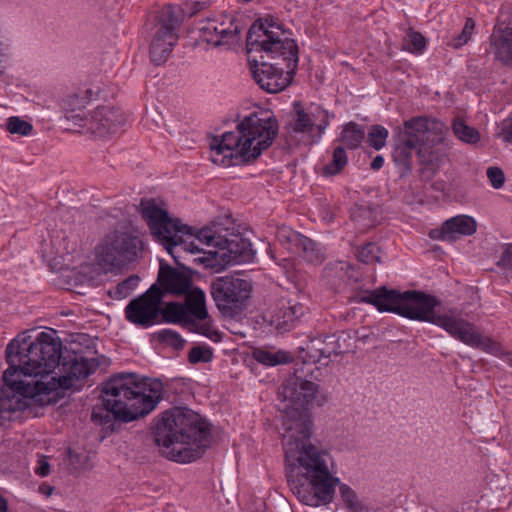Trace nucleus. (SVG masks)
Masks as SVG:
<instances>
[{
    "label": "nucleus",
    "instance_id": "f257e3e1",
    "mask_svg": "<svg viewBox=\"0 0 512 512\" xmlns=\"http://www.w3.org/2000/svg\"><path fill=\"white\" fill-rule=\"evenodd\" d=\"M47 334L34 339L28 332L18 334L6 347L9 367L3 373L0 386V425L12 419V415L25 410L29 403L47 405L48 399L39 393L35 378L55 367L59 360L58 346Z\"/></svg>",
    "mask_w": 512,
    "mask_h": 512
},
{
    "label": "nucleus",
    "instance_id": "f03ea898",
    "mask_svg": "<svg viewBox=\"0 0 512 512\" xmlns=\"http://www.w3.org/2000/svg\"><path fill=\"white\" fill-rule=\"evenodd\" d=\"M246 54L261 89L275 94L291 84L299 61L298 46L272 17L259 18L250 26Z\"/></svg>",
    "mask_w": 512,
    "mask_h": 512
},
{
    "label": "nucleus",
    "instance_id": "7ed1b4c3",
    "mask_svg": "<svg viewBox=\"0 0 512 512\" xmlns=\"http://www.w3.org/2000/svg\"><path fill=\"white\" fill-rule=\"evenodd\" d=\"M361 301L376 306L381 312H393L410 320L432 323L465 345L484 352L497 354L500 350L497 342L484 337L472 323L462 318L438 314L435 310L437 299L424 292L408 290L401 293L381 287L362 296Z\"/></svg>",
    "mask_w": 512,
    "mask_h": 512
},
{
    "label": "nucleus",
    "instance_id": "20e7f679",
    "mask_svg": "<svg viewBox=\"0 0 512 512\" xmlns=\"http://www.w3.org/2000/svg\"><path fill=\"white\" fill-rule=\"evenodd\" d=\"M162 392L160 380L140 379L134 373L115 376L104 383L102 405L93 408L91 419L106 430L114 431L116 423H128L153 411Z\"/></svg>",
    "mask_w": 512,
    "mask_h": 512
},
{
    "label": "nucleus",
    "instance_id": "39448f33",
    "mask_svg": "<svg viewBox=\"0 0 512 512\" xmlns=\"http://www.w3.org/2000/svg\"><path fill=\"white\" fill-rule=\"evenodd\" d=\"M285 460L288 484L300 502L317 507L333 501L340 479L333 475L325 450L313 443L303 448L288 444Z\"/></svg>",
    "mask_w": 512,
    "mask_h": 512
},
{
    "label": "nucleus",
    "instance_id": "423d86ee",
    "mask_svg": "<svg viewBox=\"0 0 512 512\" xmlns=\"http://www.w3.org/2000/svg\"><path fill=\"white\" fill-rule=\"evenodd\" d=\"M153 435L155 444L162 447V455L179 463L201 458L210 443L207 423L198 413L183 407L162 413Z\"/></svg>",
    "mask_w": 512,
    "mask_h": 512
},
{
    "label": "nucleus",
    "instance_id": "0eeeda50",
    "mask_svg": "<svg viewBox=\"0 0 512 512\" xmlns=\"http://www.w3.org/2000/svg\"><path fill=\"white\" fill-rule=\"evenodd\" d=\"M444 145L443 124L425 117H416L404 122L394 137L393 161L401 178L413 169L416 152L422 164L437 161Z\"/></svg>",
    "mask_w": 512,
    "mask_h": 512
},
{
    "label": "nucleus",
    "instance_id": "6e6552de",
    "mask_svg": "<svg viewBox=\"0 0 512 512\" xmlns=\"http://www.w3.org/2000/svg\"><path fill=\"white\" fill-rule=\"evenodd\" d=\"M236 131H226V150H230L231 165L254 162L268 149L279 132L278 121L272 112L259 110L250 113L235 125Z\"/></svg>",
    "mask_w": 512,
    "mask_h": 512
},
{
    "label": "nucleus",
    "instance_id": "1a4fd4ad",
    "mask_svg": "<svg viewBox=\"0 0 512 512\" xmlns=\"http://www.w3.org/2000/svg\"><path fill=\"white\" fill-rule=\"evenodd\" d=\"M40 334L50 335L56 343L60 344L57 349L59 360L55 367L35 378L36 387L39 393H45L43 396H45V399H48V405L53 402L54 395L52 394L58 388L77 389V383L93 373L100 363L96 358H85L74 352L63 356L61 352L62 344L59 338L55 336V331L40 332Z\"/></svg>",
    "mask_w": 512,
    "mask_h": 512
},
{
    "label": "nucleus",
    "instance_id": "9d476101",
    "mask_svg": "<svg viewBox=\"0 0 512 512\" xmlns=\"http://www.w3.org/2000/svg\"><path fill=\"white\" fill-rule=\"evenodd\" d=\"M143 249L142 240L134 233L115 229L97 246V260L105 270L120 269L135 261Z\"/></svg>",
    "mask_w": 512,
    "mask_h": 512
},
{
    "label": "nucleus",
    "instance_id": "9b49d317",
    "mask_svg": "<svg viewBox=\"0 0 512 512\" xmlns=\"http://www.w3.org/2000/svg\"><path fill=\"white\" fill-rule=\"evenodd\" d=\"M160 314L164 322L181 324L192 332L212 338L210 325L197 323V320H205L208 317V311L205 305V294L199 288L192 289L185 297L184 304L170 302L161 309Z\"/></svg>",
    "mask_w": 512,
    "mask_h": 512
},
{
    "label": "nucleus",
    "instance_id": "f8f14e48",
    "mask_svg": "<svg viewBox=\"0 0 512 512\" xmlns=\"http://www.w3.org/2000/svg\"><path fill=\"white\" fill-rule=\"evenodd\" d=\"M140 207L142 217L146 220L151 233L157 237L179 265L174 255V248L182 245L183 240L178 233L192 235L193 229L188 225L180 224L178 219L171 218L166 210L158 207L154 199L142 200Z\"/></svg>",
    "mask_w": 512,
    "mask_h": 512
},
{
    "label": "nucleus",
    "instance_id": "ddd939ff",
    "mask_svg": "<svg viewBox=\"0 0 512 512\" xmlns=\"http://www.w3.org/2000/svg\"><path fill=\"white\" fill-rule=\"evenodd\" d=\"M181 22V15L176 12L174 5H166L159 12L157 30L150 45V59L155 65H161L169 58L178 40L176 31Z\"/></svg>",
    "mask_w": 512,
    "mask_h": 512
},
{
    "label": "nucleus",
    "instance_id": "4468645a",
    "mask_svg": "<svg viewBox=\"0 0 512 512\" xmlns=\"http://www.w3.org/2000/svg\"><path fill=\"white\" fill-rule=\"evenodd\" d=\"M312 374L313 369H307L306 363L295 362L293 375L283 382L279 390L283 406L308 408L318 392V385L307 379Z\"/></svg>",
    "mask_w": 512,
    "mask_h": 512
},
{
    "label": "nucleus",
    "instance_id": "2eb2a0df",
    "mask_svg": "<svg viewBox=\"0 0 512 512\" xmlns=\"http://www.w3.org/2000/svg\"><path fill=\"white\" fill-rule=\"evenodd\" d=\"M247 234V225L226 213V267L251 263L256 251Z\"/></svg>",
    "mask_w": 512,
    "mask_h": 512
},
{
    "label": "nucleus",
    "instance_id": "dca6fc26",
    "mask_svg": "<svg viewBox=\"0 0 512 512\" xmlns=\"http://www.w3.org/2000/svg\"><path fill=\"white\" fill-rule=\"evenodd\" d=\"M283 417V449L288 452V444L291 447H302L311 444L312 421L309 408L282 407Z\"/></svg>",
    "mask_w": 512,
    "mask_h": 512
},
{
    "label": "nucleus",
    "instance_id": "f3484780",
    "mask_svg": "<svg viewBox=\"0 0 512 512\" xmlns=\"http://www.w3.org/2000/svg\"><path fill=\"white\" fill-rule=\"evenodd\" d=\"M163 296L164 292L157 284L151 285L144 294L131 300L126 306L127 320L143 327L151 326L160 314Z\"/></svg>",
    "mask_w": 512,
    "mask_h": 512
},
{
    "label": "nucleus",
    "instance_id": "a211bd4d",
    "mask_svg": "<svg viewBox=\"0 0 512 512\" xmlns=\"http://www.w3.org/2000/svg\"><path fill=\"white\" fill-rule=\"evenodd\" d=\"M98 94V88H84L78 89L62 100L61 106L68 129L77 132L80 131V128L84 125L85 119L88 118L84 110L92 99L98 97Z\"/></svg>",
    "mask_w": 512,
    "mask_h": 512
},
{
    "label": "nucleus",
    "instance_id": "6ab92c4d",
    "mask_svg": "<svg viewBox=\"0 0 512 512\" xmlns=\"http://www.w3.org/2000/svg\"><path fill=\"white\" fill-rule=\"evenodd\" d=\"M252 283L239 274L226 276V318L241 319L252 293Z\"/></svg>",
    "mask_w": 512,
    "mask_h": 512
},
{
    "label": "nucleus",
    "instance_id": "aec40b11",
    "mask_svg": "<svg viewBox=\"0 0 512 512\" xmlns=\"http://www.w3.org/2000/svg\"><path fill=\"white\" fill-rule=\"evenodd\" d=\"M123 123L124 118L119 110L110 106H99L85 119L79 132L105 137L115 133Z\"/></svg>",
    "mask_w": 512,
    "mask_h": 512
},
{
    "label": "nucleus",
    "instance_id": "412c9836",
    "mask_svg": "<svg viewBox=\"0 0 512 512\" xmlns=\"http://www.w3.org/2000/svg\"><path fill=\"white\" fill-rule=\"evenodd\" d=\"M341 353L339 337L334 334L326 335L310 340L306 349H303V354L300 356L302 361L300 363H306L307 369H313V365L325 360L322 365L327 366L331 355L337 356Z\"/></svg>",
    "mask_w": 512,
    "mask_h": 512
},
{
    "label": "nucleus",
    "instance_id": "4be33fe9",
    "mask_svg": "<svg viewBox=\"0 0 512 512\" xmlns=\"http://www.w3.org/2000/svg\"><path fill=\"white\" fill-rule=\"evenodd\" d=\"M294 113L295 118L292 130L295 133H308L316 127L319 134H322L329 125L328 112L319 106L313 112L308 113L300 102H295Z\"/></svg>",
    "mask_w": 512,
    "mask_h": 512
},
{
    "label": "nucleus",
    "instance_id": "5701e85b",
    "mask_svg": "<svg viewBox=\"0 0 512 512\" xmlns=\"http://www.w3.org/2000/svg\"><path fill=\"white\" fill-rule=\"evenodd\" d=\"M157 282L163 292L175 295L188 294L191 290V277L169 265H160Z\"/></svg>",
    "mask_w": 512,
    "mask_h": 512
},
{
    "label": "nucleus",
    "instance_id": "b1692460",
    "mask_svg": "<svg viewBox=\"0 0 512 512\" xmlns=\"http://www.w3.org/2000/svg\"><path fill=\"white\" fill-rule=\"evenodd\" d=\"M446 235L449 236V242H453L460 236L472 235L476 232L477 223L474 218L467 215H458L444 222Z\"/></svg>",
    "mask_w": 512,
    "mask_h": 512
},
{
    "label": "nucleus",
    "instance_id": "393cba45",
    "mask_svg": "<svg viewBox=\"0 0 512 512\" xmlns=\"http://www.w3.org/2000/svg\"><path fill=\"white\" fill-rule=\"evenodd\" d=\"M294 253H298L305 261L312 264H321L325 259V254L320 245L314 240L300 234L294 245Z\"/></svg>",
    "mask_w": 512,
    "mask_h": 512
},
{
    "label": "nucleus",
    "instance_id": "a878e982",
    "mask_svg": "<svg viewBox=\"0 0 512 512\" xmlns=\"http://www.w3.org/2000/svg\"><path fill=\"white\" fill-rule=\"evenodd\" d=\"M377 206L370 204L356 205L352 209L351 217L362 229L374 227L379 222Z\"/></svg>",
    "mask_w": 512,
    "mask_h": 512
},
{
    "label": "nucleus",
    "instance_id": "bb28decb",
    "mask_svg": "<svg viewBox=\"0 0 512 512\" xmlns=\"http://www.w3.org/2000/svg\"><path fill=\"white\" fill-rule=\"evenodd\" d=\"M253 358L265 366H277L290 362L291 355L284 351H269L262 348H257L252 353Z\"/></svg>",
    "mask_w": 512,
    "mask_h": 512
},
{
    "label": "nucleus",
    "instance_id": "cd10ccee",
    "mask_svg": "<svg viewBox=\"0 0 512 512\" xmlns=\"http://www.w3.org/2000/svg\"><path fill=\"white\" fill-rule=\"evenodd\" d=\"M365 137V128L355 122L347 123L341 133V141L349 149H356L360 146Z\"/></svg>",
    "mask_w": 512,
    "mask_h": 512
},
{
    "label": "nucleus",
    "instance_id": "c85d7f7f",
    "mask_svg": "<svg viewBox=\"0 0 512 512\" xmlns=\"http://www.w3.org/2000/svg\"><path fill=\"white\" fill-rule=\"evenodd\" d=\"M347 268L344 262L329 264L323 270V277L331 287L337 289L348 279Z\"/></svg>",
    "mask_w": 512,
    "mask_h": 512
},
{
    "label": "nucleus",
    "instance_id": "c756f323",
    "mask_svg": "<svg viewBox=\"0 0 512 512\" xmlns=\"http://www.w3.org/2000/svg\"><path fill=\"white\" fill-rule=\"evenodd\" d=\"M199 38L213 47H218L222 44L224 39V29L218 28L214 20L207 19V21L198 28Z\"/></svg>",
    "mask_w": 512,
    "mask_h": 512
},
{
    "label": "nucleus",
    "instance_id": "7c9ffc66",
    "mask_svg": "<svg viewBox=\"0 0 512 512\" xmlns=\"http://www.w3.org/2000/svg\"><path fill=\"white\" fill-rule=\"evenodd\" d=\"M246 28L244 16L234 17L226 29V48L237 49L242 45L241 32Z\"/></svg>",
    "mask_w": 512,
    "mask_h": 512
},
{
    "label": "nucleus",
    "instance_id": "2f4dec72",
    "mask_svg": "<svg viewBox=\"0 0 512 512\" xmlns=\"http://www.w3.org/2000/svg\"><path fill=\"white\" fill-rule=\"evenodd\" d=\"M347 162L348 157L345 148L337 146L334 148L332 161L323 167L322 174L325 176L337 175L347 165Z\"/></svg>",
    "mask_w": 512,
    "mask_h": 512
},
{
    "label": "nucleus",
    "instance_id": "473e14b6",
    "mask_svg": "<svg viewBox=\"0 0 512 512\" xmlns=\"http://www.w3.org/2000/svg\"><path fill=\"white\" fill-rule=\"evenodd\" d=\"M339 492L347 512L365 511V506L359 501L358 495L347 484L339 483Z\"/></svg>",
    "mask_w": 512,
    "mask_h": 512
},
{
    "label": "nucleus",
    "instance_id": "72a5a7b5",
    "mask_svg": "<svg viewBox=\"0 0 512 512\" xmlns=\"http://www.w3.org/2000/svg\"><path fill=\"white\" fill-rule=\"evenodd\" d=\"M452 128L455 136L465 143L474 144L480 139L479 132L475 128L466 125L462 120H455Z\"/></svg>",
    "mask_w": 512,
    "mask_h": 512
},
{
    "label": "nucleus",
    "instance_id": "f704fd0d",
    "mask_svg": "<svg viewBox=\"0 0 512 512\" xmlns=\"http://www.w3.org/2000/svg\"><path fill=\"white\" fill-rule=\"evenodd\" d=\"M380 248L375 243H367L361 249L357 251V258L359 261L366 264L379 263Z\"/></svg>",
    "mask_w": 512,
    "mask_h": 512
},
{
    "label": "nucleus",
    "instance_id": "c9c22d12",
    "mask_svg": "<svg viewBox=\"0 0 512 512\" xmlns=\"http://www.w3.org/2000/svg\"><path fill=\"white\" fill-rule=\"evenodd\" d=\"M6 129L11 134L27 136L32 132L33 126L29 122H27L19 117L13 116V117L8 118L7 123H6Z\"/></svg>",
    "mask_w": 512,
    "mask_h": 512
},
{
    "label": "nucleus",
    "instance_id": "e433bc0d",
    "mask_svg": "<svg viewBox=\"0 0 512 512\" xmlns=\"http://www.w3.org/2000/svg\"><path fill=\"white\" fill-rule=\"evenodd\" d=\"M388 130L380 125H373L368 132V142L376 150H380L386 143Z\"/></svg>",
    "mask_w": 512,
    "mask_h": 512
},
{
    "label": "nucleus",
    "instance_id": "4c0bfd02",
    "mask_svg": "<svg viewBox=\"0 0 512 512\" xmlns=\"http://www.w3.org/2000/svg\"><path fill=\"white\" fill-rule=\"evenodd\" d=\"M305 313V307L301 303L290 304L285 307L283 311V321L282 323L290 328L295 321H297L300 317H302Z\"/></svg>",
    "mask_w": 512,
    "mask_h": 512
},
{
    "label": "nucleus",
    "instance_id": "58836bf2",
    "mask_svg": "<svg viewBox=\"0 0 512 512\" xmlns=\"http://www.w3.org/2000/svg\"><path fill=\"white\" fill-rule=\"evenodd\" d=\"M158 339L173 347L175 350H181L184 347L185 340L175 331L164 329L158 333Z\"/></svg>",
    "mask_w": 512,
    "mask_h": 512
},
{
    "label": "nucleus",
    "instance_id": "ea45409f",
    "mask_svg": "<svg viewBox=\"0 0 512 512\" xmlns=\"http://www.w3.org/2000/svg\"><path fill=\"white\" fill-rule=\"evenodd\" d=\"M300 233L291 230L286 226L279 227L276 232V237L280 243L287 245V249L293 252L294 245L297 242Z\"/></svg>",
    "mask_w": 512,
    "mask_h": 512
},
{
    "label": "nucleus",
    "instance_id": "a19ab883",
    "mask_svg": "<svg viewBox=\"0 0 512 512\" xmlns=\"http://www.w3.org/2000/svg\"><path fill=\"white\" fill-rule=\"evenodd\" d=\"M212 350L202 346H194L188 354V360L191 364L199 362L207 363L212 360Z\"/></svg>",
    "mask_w": 512,
    "mask_h": 512
},
{
    "label": "nucleus",
    "instance_id": "79ce46f5",
    "mask_svg": "<svg viewBox=\"0 0 512 512\" xmlns=\"http://www.w3.org/2000/svg\"><path fill=\"white\" fill-rule=\"evenodd\" d=\"M208 6V0H189L184 4V8L181 10L177 6H174L176 12L181 15L183 19V13H188L189 17H193L198 12L202 11Z\"/></svg>",
    "mask_w": 512,
    "mask_h": 512
},
{
    "label": "nucleus",
    "instance_id": "37998d69",
    "mask_svg": "<svg viewBox=\"0 0 512 512\" xmlns=\"http://www.w3.org/2000/svg\"><path fill=\"white\" fill-rule=\"evenodd\" d=\"M475 27V22L472 18H467L465 25L462 29V32L454 39V42L452 43V46L454 48H459L466 44L473 33Z\"/></svg>",
    "mask_w": 512,
    "mask_h": 512
},
{
    "label": "nucleus",
    "instance_id": "c03bdc74",
    "mask_svg": "<svg viewBox=\"0 0 512 512\" xmlns=\"http://www.w3.org/2000/svg\"><path fill=\"white\" fill-rule=\"evenodd\" d=\"M407 44L410 45V51L421 52L426 46V40L424 36L413 29H409L406 38Z\"/></svg>",
    "mask_w": 512,
    "mask_h": 512
},
{
    "label": "nucleus",
    "instance_id": "a18cd8bd",
    "mask_svg": "<svg viewBox=\"0 0 512 512\" xmlns=\"http://www.w3.org/2000/svg\"><path fill=\"white\" fill-rule=\"evenodd\" d=\"M140 277L131 275L117 285V294L121 297H127L139 284Z\"/></svg>",
    "mask_w": 512,
    "mask_h": 512
},
{
    "label": "nucleus",
    "instance_id": "49530a36",
    "mask_svg": "<svg viewBox=\"0 0 512 512\" xmlns=\"http://www.w3.org/2000/svg\"><path fill=\"white\" fill-rule=\"evenodd\" d=\"M212 296L221 313H224V278L218 277L212 284Z\"/></svg>",
    "mask_w": 512,
    "mask_h": 512
},
{
    "label": "nucleus",
    "instance_id": "de8ad7c7",
    "mask_svg": "<svg viewBox=\"0 0 512 512\" xmlns=\"http://www.w3.org/2000/svg\"><path fill=\"white\" fill-rule=\"evenodd\" d=\"M487 177L491 183V186L495 189H499L504 185L505 175L501 168L491 166L487 169Z\"/></svg>",
    "mask_w": 512,
    "mask_h": 512
},
{
    "label": "nucleus",
    "instance_id": "09e8293b",
    "mask_svg": "<svg viewBox=\"0 0 512 512\" xmlns=\"http://www.w3.org/2000/svg\"><path fill=\"white\" fill-rule=\"evenodd\" d=\"M209 147L212 152H215L218 156L224 153V134L222 135H211L209 137Z\"/></svg>",
    "mask_w": 512,
    "mask_h": 512
},
{
    "label": "nucleus",
    "instance_id": "8fccbe9b",
    "mask_svg": "<svg viewBox=\"0 0 512 512\" xmlns=\"http://www.w3.org/2000/svg\"><path fill=\"white\" fill-rule=\"evenodd\" d=\"M497 265L504 269L512 268V245H506L499 260L497 261Z\"/></svg>",
    "mask_w": 512,
    "mask_h": 512
},
{
    "label": "nucleus",
    "instance_id": "3c124183",
    "mask_svg": "<svg viewBox=\"0 0 512 512\" xmlns=\"http://www.w3.org/2000/svg\"><path fill=\"white\" fill-rule=\"evenodd\" d=\"M196 240L202 244L210 245L214 240V234L210 228H203L197 232Z\"/></svg>",
    "mask_w": 512,
    "mask_h": 512
},
{
    "label": "nucleus",
    "instance_id": "603ef678",
    "mask_svg": "<svg viewBox=\"0 0 512 512\" xmlns=\"http://www.w3.org/2000/svg\"><path fill=\"white\" fill-rule=\"evenodd\" d=\"M446 231H445V228H444V223L442 224V227L441 229H435V230H431V232L429 233V236L432 238V239H441V240H444V241H448L449 242V236L446 235Z\"/></svg>",
    "mask_w": 512,
    "mask_h": 512
},
{
    "label": "nucleus",
    "instance_id": "864d4df0",
    "mask_svg": "<svg viewBox=\"0 0 512 512\" xmlns=\"http://www.w3.org/2000/svg\"><path fill=\"white\" fill-rule=\"evenodd\" d=\"M36 473L42 477L47 476L50 473V464L45 460H40Z\"/></svg>",
    "mask_w": 512,
    "mask_h": 512
},
{
    "label": "nucleus",
    "instance_id": "5fc2aeb1",
    "mask_svg": "<svg viewBox=\"0 0 512 512\" xmlns=\"http://www.w3.org/2000/svg\"><path fill=\"white\" fill-rule=\"evenodd\" d=\"M384 164V158L381 155H377L371 162L370 167L373 170L380 169Z\"/></svg>",
    "mask_w": 512,
    "mask_h": 512
},
{
    "label": "nucleus",
    "instance_id": "6e6d98bb",
    "mask_svg": "<svg viewBox=\"0 0 512 512\" xmlns=\"http://www.w3.org/2000/svg\"><path fill=\"white\" fill-rule=\"evenodd\" d=\"M182 244H184V242ZM185 250H187L191 253H195V252H199L200 248L195 244L194 241H192L189 244L185 243Z\"/></svg>",
    "mask_w": 512,
    "mask_h": 512
},
{
    "label": "nucleus",
    "instance_id": "4d7b16f0",
    "mask_svg": "<svg viewBox=\"0 0 512 512\" xmlns=\"http://www.w3.org/2000/svg\"><path fill=\"white\" fill-rule=\"evenodd\" d=\"M7 501L4 497L0 496V512H7Z\"/></svg>",
    "mask_w": 512,
    "mask_h": 512
},
{
    "label": "nucleus",
    "instance_id": "13d9d810",
    "mask_svg": "<svg viewBox=\"0 0 512 512\" xmlns=\"http://www.w3.org/2000/svg\"><path fill=\"white\" fill-rule=\"evenodd\" d=\"M211 161L214 163V164H217V165H221L224 163V156H222L220 159L219 158H216L214 156L211 157Z\"/></svg>",
    "mask_w": 512,
    "mask_h": 512
},
{
    "label": "nucleus",
    "instance_id": "bf43d9fd",
    "mask_svg": "<svg viewBox=\"0 0 512 512\" xmlns=\"http://www.w3.org/2000/svg\"><path fill=\"white\" fill-rule=\"evenodd\" d=\"M4 69V54L0 52V75L3 73Z\"/></svg>",
    "mask_w": 512,
    "mask_h": 512
},
{
    "label": "nucleus",
    "instance_id": "052dcab7",
    "mask_svg": "<svg viewBox=\"0 0 512 512\" xmlns=\"http://www.w3.org/2000/svg\"><path fill=\"white\" fill-rule=\"evenodd\" d=\"M226 330H229L231 333L235 334V335H241L242 337L245 336V334L241 331H237V330H234L233 328L229 327L226 325Z\"/></svg>",
    "mask_w": 512,
    "mask_h": 512
},
{
    "label": "nucleus",
    "instance_id": "680f3d73",
    "mask_svg": "<svg viewBox=\"0 0 512 512\" xmlns=\"http://www.w3.org/2000/svg\"><path fill=\"white\" fill-rule=\"evenodd\" d=\"M507 363L512 367V354H507Z\"/></svg>",
    "mask_w": 512,
    "mask_h": 512
}]
</instances>
